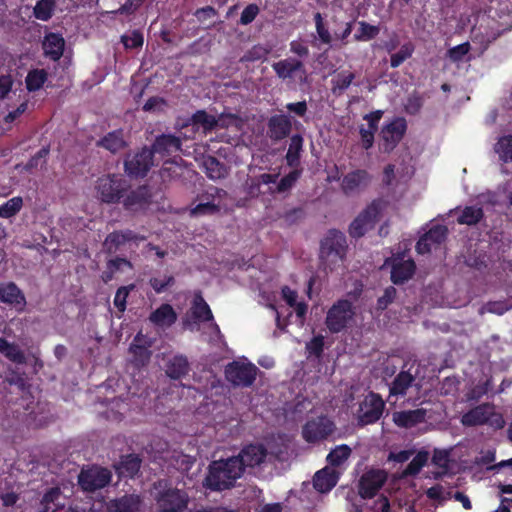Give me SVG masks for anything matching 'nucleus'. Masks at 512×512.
<instances>
[{"label": "nucleus", "instance_id": "f257e3e1", "mask_svg": "<svg viewBox=\"0 0 512 512\" xmlns=\"http://www.w3.org/2000/svg\"><path fill=\"white\" fill-rule=\"evenodd\" d=\"M243 475V464L240 459L232 456L226 459L213 460L207 467L203 486L210 491H224L235 486Z\"/></svg>", "mask_w": 512, "mask_h": 512}, {"label": "nucleus", "instance_id": "f03ea898", "mask_svg": "<svg viewBox=\"0 0 512 512\" xmlns=\"http://www.w3.org/2000/svg\"><path fill=\"white\" fill-rule=\"evenodd\" d=\"M157 506L162 512H181L189 501L188 494L183 489H178L167 479H160L154 483Z\"/></svg>", "mask_w": 512, "mask_h": 512}, {"label": "nucleus", "instance_id": "7ed1b4c3", "mask_svg": "<svg viewBox=\"0 0 512 512\" xmlns=\"http://www.w3.org/2000/svg\"><path fill=\"white\" fill-rule=\"evenodd\" d=\"M347 250L346 236L339 230L331 229L321 241L320 260L325 269L334 270L343 262Z\"/></svg>", "mask_w": 512, "mask_h": 512}, {"label": "nucleus", "instance_id": "20e7f679", "mask_svg": "<svg viewBox=\"0 0 512 512\" xmlns=\"http://www.w3.org/2000/svg\"><path fill=\"white\" fill-rule=\"evenodd\" d=\"M461 423L466 427L487 424L497 430L505 426V420L502 414L495 412L494 406L490 403L477 405L464 413L461 418Z\"/></svg>", "mask_w": 512, "mask_h": 512}, {"label": "nucleus", "instance_id": "39448f33", "mask_svg": "<svg viewBox=\"0 0 512 512\" xmlns=\"http://www.w3.org/2000/svg\"><path fill=\"white\" fill-rule=\"evenodd\" d=\"M382 208V201L379 199L373 200L367 205L349 225L348 233L350 237L359 239L374 229L380 218Z\"/></svg>", "mask_w": 512, "mask_h": 512}, {"label": "nucleus", "instance_id": "423d86ee", "mask_svg": "<svg viewBox=\"0 0 512 512\" xmlns=\"http://www.w3.org/2000/svg\"><path fill=\"white\" fill-rule=\"evenodd\" d=\"M129 188L128 182L116 174L100 177L96 185L101 201L106 204L119 203Z\"/></svg>", "mask_w": 512, "mask_h": 512}, {"label": "nucleus", "instance_id": "0eeeda50", "mask_svg": "<svg viewBox=\"0 0 512 512\" xmlns=\"http://www.w3.org/2000/svg\"><path fill=\"white\" fill-rule=\"evenodd\" d=\"M258 371L257 366L251 362L234 360L225 366L224 374L233 387L247 388L254 384Z\"/></svg>", "mask_w": 512, "mask_h": 512}, {"label": "nucleus", "instance_id": "6e6552de", "mask_svg": "<svg viewBox=\"0 0 512 512\" xmlns=\"http://www.w3.org/2000/svg\"><path fill=\"white\" fill-rule=\"evenodd\" d=\"M354 315L352 303L347 299H340L328 310L325 324L331 333H339L347 328Z\"/></svg>", "mask_w": 512, "mask_h": 512}, {"label": "nucleus", "instance_id": "1a4fd4ad", "mask_svg": "<svg viewBox=\"0 0 512 512\" xmlns=\"http://www.w3.org/2000/svg\"><path fill=\"white\" fill-rule=\"evenodd\" d=\"M111 479L112 473L109 469L92 466L81 470L78 476V483L84 491L95 492L109 485Z\"/></svg>", "mask_w": 512, "mask_h": 512}, {"label": "nucleus", "instance_id": "9d476101", "mask_svg": "<svg viewBox=\"0 0 512 512\" xmlns=\"http://www.w3.org/2000/svg\"><path fill=\"white\" fill-rule=\"evenodd\" d=\"M385 402L378 393L370 392L359 405L358 423L361 426L376 423L382 416Z\"/></svg>", "mask_w": 512, "mask_h": 512}, {"label": "nucleus", "instance_id": "9b49d317", "mask_svg": "<svg viewBox=\"0 0 512 512\" xmlns=\"http://www.w3.org/2000/svg\"><path fill=\"white\" fill-rule=\"evenodd\" d=\"M335 424L327 416H318L308 420L302 428V437L308 443L327 439L334 431Z\"/></svg>", "mask_w": 512, "mask_h": 512}, {"label": "nucleus", "instance_id": "f8f14e48", "mask_svg": "<svg viewBox=\"0 0 512 512\" xmlns=\"http://www.w3.org/2000/svg\"><path fill=\"white\" fill-rule=\"evenodd\" d=\"M153 166V151L143 147L140 151L129 154L124 161L125 172L130 177H145Z\"/></svg>", "mask_w": 512, "mask_h": 512}, {"label": "nucleus", "instance_id": "ddd939ff", "mask_svg": "<svg viewBox=\"0 0 512 512\" xmlns=\"http://www.w3.org/2000/svg\"><path fill=\"white\" fill-rule=\"evenodd\" d=\"M407 131V122L403 117H395L389 124L383 126L381 130V139L383 141V151L392 152Z\"/></svg>", "mask_w": 512, "mask_h": 512}, {"label": "nucleus", "instance_id": "4468645a", "mask_svg": "<svg viewBox=\"0 0 512 512\" xmlns=\"http://www.w3.org/2000/svg\"><path fill=\"white\" fill-rule=\"evenodd\" d=\"M386 473L383 470L371 469L365 472L359 479L358 493L363 499L373 498L386 481Z\"/></svg>", "mask_w": 512, "mask_h": 512}, {"label": "nucleus", "instance_id": "2eb2a0df", "mask_svg": "<svg viewBox=\"0 0 512 512\" xmlns=\"http://www.w3.org/2000/svg\"><path fill=\"white\" fill-rule=\"evenodd\" d=\"M152 192L147 185H140L129 190L122 198V204L126 211L138 212L145 210L152 202Z\"/></svg>", "mask_w": 512, "mask_h": 512}, {"label": "nucleus", "instance_id": "dca6fc26", "mask_svg": "<svg viewBox=\"0 0 512 512\" xmlns=\"http://www.w3.org/2000/svg\"><path fill=\"white\" fill-rule=\"evenodd\" d=\"M293 128L292 117L280 113L272 115L267 121V136L274 142H281L290 136Z\"/></svg>", "mask_w": 512, "mask_h": 512}, {"label": "nucleus", "instance_id": "f3484780", "mask_svg": "<svg viewBox=\"0 0 512 512\" xmlns=\"http://www.w3.org/2000/svg\"><path fill=\"white\" fill-rule=\"evenodd\" d=\"M152 346V340L138 332L129 346V353L132 355L131 362L135 367H143L147 365L151 359L152 352L150 347Z\"/></svg>", "mask_w": 512, "mask_h": 512}, {"label": "nucleus", "instance_id": "a211bd4d", "mask_svg": "<svg viewBox=\"0 0 512 512\" xmlns=\"http://www.w3.org/2000/svg\"><path fill=\"white\" fill-rule=\"evenodd\" d=\"M226 191L215 187L210 186L202 195L201 198L203 202L197 204L191 210V214L195 216L202 215H213L219 212L220 206L215 203V198H223L226 196Z\"/></svg>", "mask_w": 512, "mask_h": 512}, {"label": "nucleus", "instance_id": "6ab92c4d", "mask_svg": "<svg viewBox=\"0 0 512 512\" xmlns=\"http://www.w3.org/2000/svg\"><path fill=\"white\" fill-rule=\"evenodd\" d=\"M0 302L13 307L21 313L26 307V297L14 282L0 283Z\"/></svg>", "mask_w": 512, "mask_h": 512}, {"label": "nucleus", "instance_id": "aec40b11", "mask_svg": "<svg viewBox=\"0 0 512 512\" xmlns=\"http://www.w3.org/2000/svg\"><path fill=\"white\" fill-rule=\"evenodd\" d=\"M416 271L414 260L395 258L391 265V281L395 285H401L410 280Z\"/></svg>", "mask_w": 512, "mask_h": 512}, {"label": "nucleus", "instance_id": "412c9836", "mask_svg": "<svg viewBox=\"0 0 512 512\" xmlns=\"http://www.w3.org/2000/svg\"><path fill=\"white\" fill-rule=\"evenodd\" d=\"M267 456V449L262 444H250L245 446L240 453L235 456L243 464V472L246 467H255L264 462Z\"/></svg>", "mask_w": 512, "mask_h": 512}, {"label": "nucleus", "instance_id": "4be33fe9", "mask_svg": "<svg viewBox=\"0 0 512 512\" xmlns=\"http://www.w3.org/2000/svg\"><path fill=\"white\" fill-rule=\"evenodd\" d=\"M142 498L138 494H125L112 499L108 506V512H140Z\"/></svg>", "mask_w": 512, "mask_h": 512}, {"label": "nucleus", "instance_id": "5701e85b", "mask_svg": "<svg viewBox=\"0 0 512 512\" xmlns=\"http://www.w3.org/2000/svg\"><path fill=\"white\" fill-rule=\"evenodd\" d=\"M142 459L137 454L121 456L120 461L115 465L116 473L120 478H135L141 468Z\"/></svg>", "mask_w": 512, "mask_h": 512}, {"label": "nucleus", "instance_id": "b1692460", "mask_svg": "<svg viewBox=\"0 0 512 512\" xmlns=\"http://www.w3.org/2000/svg\"><path fill=\"white\" fill-rule=\"evenodd\" d=\"M150 151L161 156H168L181 149V140L172 134H162L154 140Z\"/></svg>", "mask_w": 512, "mask_h": 512}, {"label": "nucleus", "instance_id": "393cba45", "mask_svg": "<svg viewBox=\"0 0 512 512\" xmlns=\"http://www.w3.org/2000/svg\"><path fill=\"white\" fill-rule=\"evenodd\" d=\"M426 414V410L423 408L397 411L393 413V422L401 428H412L423 423L425 421Z\"/></svg>", "mask_w": 512, "mask_h": 512}, {"label": "nucleus", "instance_id": "a878e982", "mask_svg": "<svg viewBox=\"0 0 512 512\" xmlns=\"http://www.w3.org/2000/svg\"><path fill=\"white\" fill-rule=\"evenodd\" d=\"M148 319L156 327L168 328L177 321V313L172 305L163 303L151 312Z\"/></svg>", "mask_w": 512, "mask_h": 512}, {"label": "nucleus", "instance_id": "bb28decb", "mask_svg": "<svg viewBox=\"0 0 512 512\" xmlns=\"http://www.w3.org/2000/svg\"><path fill=\"white\" fill-rule=\"evenodd\" d=\"M42 47L45 56L58 61L63 56L65 40L61 34L50 32L45 35Z\"/></svg>", "mask_w": 512, "mask_h": 512}, {"label": "nucleus", "instance_id": "cd10ccee", "mask_svg": "<svg viewBox=\"0 0 512 512\" xmlns=\"http://www.w3.org/2000/svg\"><path fill=\"white\" fill-rule=\"evenodd\" d=\"M337 482V472L329 467L317 471L313 477V486L320 493L331 491L336 486Z\"/></svg>", "mask_w": 512, "mask_h": 512}, {"label": "nucleus", "instance_id": "c85d7f7f", "mask_svg": "<svg viewBox=\"0 0 512 512\" xmlns=\"http://www.w3.org/2000/svg\"><path fill=\"white\" fill-rule=\"evenodd\" d=\"M191 315L195 322L213 321L212 311L200 291L196 292L191 305Z\"/></svg>", "mask_w": 512, "mask_h": 512}, {"label": "nucleus", "instance_id": "c756f323", "mask_svg": "<svg viewBox=\"0 0 512 512\" xmlns=\"http://www.w3.org/2000/svg\"><path fill=\"white\" fill-rule=\"evenodd\" d=\"M190 369L189 362L184 355H175L166 363V375L173 379L179 380L188 374Z\"/></svg>", "mask_w": 512, "mask_h": 512}, {"label": "nucleus", "instance_id": "7c9ffc66", "mask_svg": "<svg viewBox=\"0 0 512 512\" xmlns=\"http://www.w3.org/2000/svg\"><path fill=\"white\" fill-rule=\"evenodd\" d=\"M272 68L280 79H290L297 71L304 70L303 63L295 58H286L272 64Z\"/></svg>", "mask_w": 512, "mask_h": 512}, {"label": "nucleus", "instance_id": "2f4dec72", "mask_svg": "<svg viewBox=\"0 0 512 512\" xmlns=\"http://www.w3.org/2000/svg\"><path fill=\"white\" fill-rule=\"evenodd\" d=\"M414 381L415 376L410 371H400L389 386V395L405 396Z\"/></svg>", "mask_w": 512, "mask_h": 512}, {"label": "nucleus", "instance_id": "473e14b6", "mask_svg": "<svg viewBox=\"0 0 512 512\" xmlns=\"http://www.w3.org/2000/svg\"><path fill=\"white\" fill-rule=\"evenodd\" d=\"M218 119L208 114L205 110H197L188 120V124L194 127H201L204 133L212 132L218 126Z\"/></svg>", "mask_w": 512, "mask_h": 512}, {"label": "nucleus", "instance_id": "72a5a7b5", "mask_svg": "<svg viewBox=\"0 0 512 512\" xmlns=\"http://www.w3.org/2000/svg\"><path fill=\"white\" fill-rule=\"evenodd\" d=\"M304 139L300 134H294L290 137L288 151L286 153V162L290 167H298L300 164L301 152L303 151Z\"/></svg>", "mask_w": 512, "mask_h": 512}, {"label": "nucleus", "instance_id": "f704fd0d", "mask_svg": "<svg viewBox=\"0 0 512 512\" xmlns=\"http://www.w3.org/2000/svg\"><path fill=\"white\" fill-rule=\"evenodd\" d=\"M98 146H101L112 153H117L126 146L123 138L122 130H115L109 132L98 141Z\"/></svg>", "mask_w": 512, "mask_h": 512}, {"label": "nucleus", "instance_id": "c9c22d12", "mask_svg": "<svg viewBox=\"0 0 512 512\" xmlns=\"http://www.w3.org/2000/svg\"><path fill=\"white\" fill-rule=\"evenodd\" d=\"M369 178V174L366 170H355L344 176L342 181V189L348 194L355 191Z\"/></svg>", "mask_w": 512, "mask_h": 512}, {"label": "nucleus", "instance_id": "e433bc0d", "mask_svg": "<svg viewBox=\"0 0 512 512\" xmlns=\"http://www.w3.org/2000/svg\"><path fill=\"white\" fill-rule=\"evenodd\" d=\"M62 492L59 487H52L48 489L42 498V505L44 506V512H55L57 509L65 506L62 501Z\"/></svg>", "mask_w": 512, "mask_h": 512}, {"label": "nucleus", "instance_id": "4c0bfd02", "mask_svg": "<svg viewBox=\"0 0 512 512\" xmlns=\"http://www.w3.org/2000/svg\"><path fill=\"white\" fill-rule=\"evenodd\" d=\"M355 74L348 70L338 72L331 80V91L336 96H341L352 84Z\"/></svg>", "mask_w": 512, "mask_h": 512}, {"label": "nucleus", "instance_id": "58836bf2", "mask_svg": "<svg viewBox=\"0 0 512 512\" xmlns=\"http://www.w3.org/2000/svg\"><path fill=\"white\" fill-rule=\"evenodd\" d=\"M0 353L8 360L16 364H24L26 357L24 352L15 343H10L3 337H0Z\"/></svg>", "mask_w": 512, "mask_h": 512}, {"label": "nucleus", "instance_id": "ea45409f", "mask_svg": "<svg viewBox=\"0 0 512 512\" xmlns=\"http://www.w3.org/2000/svg\"><path fill=\"white\" fill-rule=\"evenodd\" d=\"M203 166L205 174L212 180L225 178L227 175L226 166L221 163L216 157L209 156L204 160Z\"/></svg>", "mask_w": 512, "mask_h": 512}, {"label": "nucleus", "instance_id": "a19ab883", "mask_svg": "<svg viewBox=\"0 0 512 512\" xmlns=\"http://www.w3.org/2000/svg\"><path fill=\"white\" fill-rule=\"evenodd\" d=\"M484 218L482 207L466 206L457 218V222L461 225L473 226L477 225Z\"/></svg>", "mask_w": 512, "mask_h": 512}, {"label": "nucleus", "instance_id": "79ce46f5", "mask_svg": "<svg viewBox=\"0 0 512 512\" xmlns=\"http://www.w3.org/2000/svg\"><path fill=\"white\" fill-rule=\"evenodd\" d=\"M351 452V448L348 445H338L328 453L326 461L329 465L338 467L350 457Z\"/></svg>", "mask_w": 512, "mask_h": 512}, {"label": "nucleus", "instance_id": "37998d69", "mask_svg": "<svg viewBox=\"0 0 512 512\" xmlns=\"http://www.w3.org/2000/svg\"><path fill=\"white\" fill-rule=\"evenodd\" d=\"M48 77L47 72L44 69H33L28 72L25 78L26 88L29 92H35L39 90Z\"/></svg>", "mask_w": 512, "mask_h": 512}, {"label": "nucleus", "instance_id": "c03bdc74", "mask_svg": "<svg viewBox=\"0 0 512 512\" xmlns=\"http://www.w3.org/2000/svg\"><path fill=\"white\" fill-rule=\"evenodd\" d=\"M358 25L359 28L354 34L355 41H370L376 38L380 32L379 26L369 24L366 21H359Z\"/></svg>", "mask_w": 512, "mask_h": 512}, {"label": "nucleus", "instance_id": "a18cd8bd", "mask_svg": "<svg viewBox=\"0 0 512 512\" xmlns=\"http://www.w3.org/2000/svg\"><path fill=\"white\" fill-rule=\"evenodd\" d=\"M55 9V0H38L33 9L36 19L48 21L51 19Z\"/></svg>", "mask_w": 512, "mask_h": 512}, {"label": "nucleus", "instance_id": "49530a36", "mask_svg": "<svg viewBox=\"0 0 512 512\" xmlns=\"http://www.w3.org/2000/svg\"><path fill=\"white\" fill-rule=\"evenodd\" d=\"M428 458L429 453L427 451H419L405 468L404 474L406 476H416L426 465Z\"/></svg>", "mask_w": 512, "mask_h": 512}, {"label": "nucleus", "instance_id": "de8ad7c7", "mask_svg": "<svg viewBox=\"0 0 512 512\" xmlns=\"http://www.w3.org/2000/svg\"><path fill=\"white\" fill-rule=\"evenodd\" d=\"M495 151L501 161L512 162V135L501 137L495 144Z\"/></svg>", "mask_w": 512, "mask_h": 512}, {"label": "nucleus", "instance_id": "09e8293b", "mask_svg": "<svg viewBox=\"0 0 512 512\" xmlns=\"http://www.w3.org/2000/svg\"><path fill=\"white\" fill-rule=\"evenodd\" d=\"M414 50L415 46L412 42L404 43L398 52L391 54L390 66L392 68L399 67L404 61L412 56Z\"/></svg>", "mask_w": 512, "mask_h": 512}, {"label": "nucleus", "instance_id": "8fccbe9b", "mask_svg": "<svg viewBox=\"0 0 512 512\" xmlns=\"http://www.w3.org/2000/svg\"><path fill=\"white\" fill-rule=\"evenodd\" d=\"M424 105V97L417 91H413L406 98L404 110L407 114L415 116L420 113Z\"/></svg>", "mask_w": 512, "mask_h": 512}, {"label": "nucleus", "instance_id": "3c124183", "mask_svg": "<svg viewBox=\"0 0 512 512\" xmlns=\"http://www.w3.org/2000/svg\"><path fill=\"white\" fill-rule=\"evenodd\" d=\"M23 200L21 197H13L0 205V217L11 218L15 216L22 208Z\"/></svg>", "mask_w": 512, "mask_h": 512}, {"label": "nucleus", "instance_id": "603ef678", "mask_svg": "<svg viewBox=\"0 0 512 512\" xmlns=\"http://www.w3.org/2000/svg\"><path fill=\"white\" fill-rule=\"evenodd\" d=\"M324 337L322 335L314 336L309 342L305 345V350L307 353V357L310 358L314 356L316 359H320L324 352Z\"/></svg>", "mask_w": 512, "mask_h": 512}, {"label": "nucleus", "instance_id": "864d4df0", "mask_svg": "<svg viewBox=\"0 0 512 512\" xmlns=\"http://www.w3.org/2000/svg\"><path fill=\"white\" fill-rule=\"evenodd\" d=\"M135 289L134 284H129L127 286H121L117 289L115 296H114V306L117 308V310L121 313H123L126 310L127 306V298L131 291Z\"/></svg>", "mask_w": 512, "mask_h": 512}, {"label": "nucleus", "instance_id": "5fc2aeb1", "mask_svg": "<svg viewBox=\"0 0 512 512\" xmlns=\"http://www.w3.org/2000/svg\"><path fill=\"white\" fill-rule=\"evenodd\" d=\"M294 168V170L290 171L287 175L280 179L277 185V192L284 193L290 190L301 177L302 169H297L296 167Z\"/></svg>", "mask_w": 512, "mask_h": 512}, {"label": "nucleus", "instance_id": "6e6d98bb", "mask_svg": "<svg viewBox=\"0 0 512 512\" xmlns=\"http://www.w3.org/2000/svg\"><path fill=\"white\" fill-rule=\"evenodd\" d=\"M314 22H315L316 32L318 34L320 41L323 44L329 45L332 41V36L329 32V29H328L326 23L324 22V18L322 17V14L320 12H316L314 14Z\"/></svg>", "mask_w": 512, "mask_h": 512}, {"label": "nucleus", "instance_id": "4d7b16f0", "mask_svg": "<svg viewBox=\"0 0 512 512\" xmlns=\"http://www.w3.org/2000/svg\"><path fill=\"white\" fill-rule=\"evenodd\" d=\"M448 229L444 225H435L430 228L423 236L434 245H440L447 237Z\"/></svg>", "mask_w": 512, "mask_h": 512}, {"label": "nucleus", "instance_id": "13d9d810", "mask_svg": "<svg viewBox=\"0 0 512 512\" xmlns=\"http://www.w3.org/2000/svg\"><path fill=\"white\" fill-rule=\"evenodd\" d=\"M121 42L126 49L140 48L144 42L143 34L139 30H133L130 34L122 35Z\"/></svg>", "mask_w": 512, "mask_h": 512}, {"label": "nucleus", "instance_id": "bf43d9fd", "mask_svg": "<svg viewBox=\"0 0 512 512\" xmlns=\"http://www.w3.org/2000/svg\"><path fill=\"white\" fill-rule=\"evenodd\" d=\"M123 244H125V241L123 239L122 232L120 231H113L109 233L104 241V246L108 253L116 252Z\"/></svg>", "mask_w": 512, "mask_h": 512}, {"label": "nucleus", "instance_id": "052dcab7", "mask_svg": "<svg viewBox=\"0 0 512 512\" xmlns=\"http://www.w3.org/2000/svg\"><path fill=\"white\" fill-rule=\"evenodd\" d=\"M175 278L172 275L165 276L163 279L152 277L149 279V285L157 294L165 292L169 287L173 286Z\"/></svg>", "mask_w": 512, "mask_h": 512}, {"label": "nucleus", "instance_id": "680f3d73", "mask_svg": "<svg viewBox=\"0 0 512 512\" xmlns=\"http://www.w3.org/2000/svg\"><path fill=\"white\" fill-rule=\"evenodd\" d=\"M485 309L489 313L503 315L510 309H512V302L509 300H498V301H489L485 305Z\"/></svg>", "mask_w": 512, "mask_h": 512}, {"label": "nucleus", "instance_id": "e2e57ef3", "mask_svg": "<svg viewBox=\"0 0 512 512\" xmlns=\"http://www.w3.org/2000/svg\"><path fill=\"white\" fill-rule=\"evenodd\" d=\"M397 290L393 286H389L384 290V294L377 299L376 309L384 311L395 300Z\"/></svg>", "mask_w": 512, "mask_h": 512}, {"label": "nucleus", "instance_id": "0e129e2a", "mask_svg": "<svg viewBox=\"0 0 512 512\" xmlns=\"http://www.w3.org/2000/svg\"><path fill=\"white\" fill-rule=\"evenodd\" d=\"M259 12L260 9L256 4L252 3L247 5L241 13L239 23L241 25H248L252 23L259 14Z\"/></svg>", "mask_w": 512, "mask_h": 512}, {"label": "nucleus", "instance_id": "69168bd1", "mask_svg": "<svg viewBox=\"0 0 512 512\" xmlns=\"http://www.w3.org/2000/svg\"><path fill=\"white\" fill-rule=\"evenodd\" d=\"M470 50V44L469 42H465L462 44H459L455 47H452L448 50V57L453 62H459L463 59V57L468 54Z\"/></svg>", "mask_w": 512, "mask_h": 512}, {"label": "nucleus", "instance_id": "338daca9", "mask_svg": "<svg viewBox=\"0 0 512 512\" xmlns=\"http://www.w3.org/2000/svg\"><path fill=\"white\" fill-rule=\"evenodd\" d=\"M246 194L251 198H257L261 193V184L256 176L248 177L244 184Z\"/></svg>", "mask_w": 512, "mask_h": 512}, {"label": "nucleus", "instance_id": "774afa93", "mask_svg": "<svg viewBox=\"0 0 512 512\" xmlns=\"http://www.w3.org/2000/svg\"><path fill=\"white\" fill-rule=\"evenodd\" d=\"M376 131L369 128H365L363 125L359 128V134L361 137V145L365 150L370 149L374 144V135Z\"/></svg>", "mask_w": 512, "mask_h": 512}]
</instances>
